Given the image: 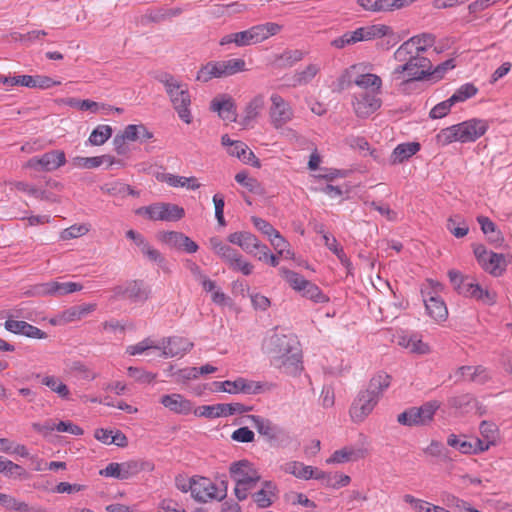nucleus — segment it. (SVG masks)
Returning <instances> with one entry per match:
<instances>
[{"instance_id": "2f4dec72", "label": "nucleus", "mask_w": 512, "mask_h": 512, "mask_svg": "<svg viewBox=\"0 0 512 512\" xmlns=\"http://www.w3.org/2000/svg\"><path fill=\"white\" fill-rule=\"evenodd\" d=\"M219 65L222 78L235 75L239 72L247 71L246 62L244 59L241 58L220 60Z\"/></svg>"}, {"instance_id": "dca6fc26", "label": "nucleus", "mask_w": 512, "mask_h": 512, "mask_svg": "<svg viewBox=\"0 0 512 512\" xmlns=\"http://www.w3.org/2000/svg\"><path fill=\"white\" fill-rule=\"evenodd\" d=\"M378 401L377 396L370 393L367 389L361 391L350 408L351 418L356 422L363 421L372 412Z\"/></svg>"}, {"instance_id": "b1692460", "label": "nucleus", "mask_w": 512, "mask_h": 512, "mask_svg": "<svg viewBox=\"0 0 512 512\" xmlns=\"http://www.w3.org/2000/svg\"><path fill=\"white\" fill-rule=\"evenodd\" d=\"M229 473L236 484H239V480H246L248 478L260 476L253 464L248 460L233 462L230 465Z\"/></svg>"}, {"instance_id": "2eb2a0df", "label": "nucleus", "mask_w": 512, "mask_h": 512, "mask_svg": "<svg viewBox=\"0 0 512 512\" xmlns=\"http://www.w3.org/2000/svg\"><path fill=\"white\" fill-rule=\"evenodd\" d=\"M374 91L362 90L354 94L353 108L358 117L366 118L377 111L382 104Z\"/></svg>"}, {"instance_id": "c9c22d12", "label": "nucleus", "mask_w": 512, "mask_h": 512, "mask_svg": "<svg viewBox=\"0 0 512 512\" xmlns=\"http://www.w3.org/2000/svg\"><path fill=\"white\" fill-rule=\"evenodd\" d=\"M157 179L166 182L172 187H184L187 182H192V185H187L188 189L196 190L200 187V183H198L195 177H182L166 173L162 174L160 177L158 176Z\"/></svg>"}, {"instance_id": "4d7b16f0", "label": "nucleus", "mask_w": 512, "mask_h": 512, "mask_svg": "<svg viewBox=\"0 0 512 512\" xmlns=\"http://www.w3.org/2000/svg\"><path fill=\"white\" fill-rule=\"evenodd\" d=\"M416 56L415 49H413L412 41H405L401 46L394 52V58L398 62L407 63L410 59Z\"/></svg>"}, {"instance_id": "338daca9", "label": "nucleus", "mask_w": 512, "mask_h": 512, "mask_svg": "<svg viewBox=\"0 0 512 512\" xmlns=\"http://www.w3.org/2000/svg\"><path fill=\"white\" fill-rule=\"evenodd\" d=\"M259 243L260 241L254 234L246 231L245 237H243L241 249L248 254L256 256V248L259 247Z\"/></svg>"}, {"instance_id": "c03bdc74", "label": "nucleus", "mask_w": 512, "mask_h": 512, "mask_svg": "<svg viewBox=\"0 0 512 512\" xmlns=\"http://www.w3.org/2000/svg\"><path fill=\"white\" fill-rule=\"evenodd\" d=\"M261 476L248 478L246 480H239V484L235 485L234 494L239 501L247 499L249 491L254 489L256 484L260 481Z\"/></svg>"}, {"instance_id": "4468645a", "label": "nucleus", "mask_w": 512, "mask_h": 512, "mask_svg": "<svg viewBox=\"0 0 512 512\" xmlns=\"http://www.w3.org/2000/svg\"><path fill=\"white\" fill-rule=\"evenodd\" d=\"M459 294L475 299L485 305H494L497 301L495 292L482 288L478 283L466 276V280L458 285Z\"/></svg>"}, {"instance_id": "0eeeda50", "label": "nucleus", "mask_w": 512, "mask_h": 512, "mask_svg": "<svg viewBox=\"0 0 512 512\" xmlns=\"http://www.w3.org/2000/svg\"><path fill=\"white\" fill-rule=\"evenodd\" d=\"M438 408L435 401L426 402L420 407H410L397 416V421L409 427L427 425L433 420Z\"/></svg>"}, {"instance_id": "bf43d9fd", "label": "nucleus", "mask_w": 512, "mask_h": 512, "mask_svg": "<svg viewBox=\"0 0 512 512\" xmlns=\"http://www.w3.org/2000/svg\"><path fill=\"white\" fill-rule=\"evenodd\" d=\"M323 239H324V242H325V245L327 246V248L338 257V259L341 261V263L348 265L349 260L346 256L343 248L338 244V241L336 240V238L330 237L329 235L324 234Z\"/></svg>"}, {"instance_id": "a18cd8bd", "label": "nucleus", "mask_w": 512, "mask_h": 512, "mask_svg": "<svg viewBox=\"0 0 512 512\" xmlns=\"http://www.w3.org/2000/svg\"><path fill=\"white\" fill-rule=\"evenodd\" d=\"M447 230L456 238H462L468 234L469 227L461 216L450 217L446 224Z\"/></svg>"}, {"instance_id": "7ed1b4c3", "label": "nucleus", "mask_w": 512, "mask_h": 512, "mask_svg": "<svg viewBox=\"0 0 512 512\" xmlns=\"http://www.w3.org/2000/svg\"><path fill=\"white\" fill-rule=\"evenodd\" d=\"M281 29L282 26L274 22L255 25L244 31L224 35L219 40V45L228 46L234 44L236 47L254 45L278 34Z\"/></svg>"}, {"instance_id": "4be33fe9", "label": "nucleus", "mask_w": 512, "mask_h": 512, "mask_svg": "<svg viewBox=\"0 0 512 512\" xmlns=\"http://www.w3.org/2000/svg\"><path fill=\"white\" fill-rule=\"evenodd\" d=\"M427 314L437 322L445 321L448 317V309L443 299L437 295L424 298Z\"/></svg>"}, {"instance_id": "f8f14e48", "label": "nucleus", "mask_w": 512, "mask_h": 512, "mask_svg": "<svg viewBox=\"0 0 512 512\" xmlns=\"http://www.w3.org/2000/svg\"><path fill=\"white\" fill-rule=\"evenodd\" d=\"M66 156L62 150L48 151L41 156H34L30 158L25 167L34 169L36 171L51 172L59 167L65 165Z\"/></svg>"}, {"instance_id": "f257e3e1", "label": "nucleus", "mask_w": 512, "mask_h": 512, "mask_svg": "<svg viewBox=\"0 0 512 512\" xmlns=\"http://www.w3.org/2000/svg\"><path fill=\"white\" fill-rule=\"evenodd\" d=\"M271 364L288 375L302 370V355L297 340L288 335L273 333L263 344Z\"/></svg>"}, {"instance_id": "69168bd1", "label": "nucleus", "mask_w": 512, "mask_h": 512, "mask_svg": "<svg viewBox=\"0 0 512 512\" xmlns=\"http://www.w3.org/2000/svg\"><path fill=\"white\" fill-rule=\"evenodd\" d=\"M128 375L140 383H151L156 378L155 374L136 367H129Z\"/></svg>"}, {"instance_id": "f3484780", "label": "nucleus", "mask_w": 512, "mask_h": 512, "mask_svg": "<svg viewBox=\"0 0 512 512\" xmlns=\"http://www.w3.org/2000/svg\"><path fill=\"white\" fill-rule=\"evenodd\" d=\"M216 390L230 394H258L262 391V385L258 382L248 381L244 378H237L234 381L226 380L223 382H215Z\"/></svg>"}, {"instance_id": "37998d69", "label": "nucleus", "mask_w": 512, "mask_h": 512, "mask_svg": "<svg viewBox=\"0 0 512 512\" xmlns=\"http://www.w3.org/2000/svg\"><path fill=\"white\" fill-rule=\"evenodd\" d=\"M407 41L413 42V49L416 55H421L427 48L432 47L435 43V36L430 33H422L408 39Z\"/></svg>"}, {"instance_id": "9b49d317", "label": "nucleus", "mask_w": 512, "mask_h": 512, "mask_svg": "<svg viewBox=\"0 0 512 512\" xmlns=\"http://www.w3.org/2000/svg\"><path fill=\"white\" fill-rule=\"evenodd\" d=\"M83 286L76 282L49 281L37 284L28 292L32 296H55L61 297L77 291H81Z\"/></svg>"}, {"instance_id": "423d86ee", "label": "nucleus", "mask_w": 512, "mask_h": 512, "mask_svg": "<svg viewBox=\"0 0 512 512\" xmlns=\"http://www.w3.org/2000/svg\"><path fill=\"white\" fill-rule=\"evenodd\" d=\"M135 214L143 216L150 221L170 222L182 219L185 216V211L177 204L157 202L137 208Z\"/></svg>"}, {"instance_id": "ddd939ff", "label": "nucleus", "mask_w": 512, "mask_h": 512, "mask_svg": "<svg viewBox=\"0 0 512 512\" xmlns=\"http://www.w3.org/2000/svg\"><path fill=\"white\" fill-rule=\"evenodd\" d=\"M270 100V122L275 129H280L293 119V109L279 94H272Z\"/></svg>"}, {"instance_id": "20e7f679", "label": "nucleus", "mask_w": 512, "mask_h": 512, "mask_svg": "<svg viewBox=\"0 0 512 512\" xmlns=\"http://www.w3.org/2000/svg\"><path fill=\"white\" fill-rule=\"evenodd\" d=\"M431 69L432 64L428 58L416 55L407 63L395 67L391 73V80L400 81L401 86H406L428 77Z\"/></svg>"}, {"instance_id": "774afa93", "label": "nucleus", "mask_w": 512, "mask_h": 512, "mask_svg": "<svg viewBox=\"0 0 512 512\" xmlns=\"http://www.w3.org/2000/svg\"><path fill=\"white\" fill-rule=\"evenodd\" d=\"M89 231L88 227L84 224L82 225H72L69 228H66L61 233V239L70 240L73 238H77L85 235Z\"/></svg>"}, {"instance_id": "3c124183", "label": "nucleus", "mask_w": 512, "mask_h": 512, "mask_svg": "<svg viewBox=\"0 0 512 512\" xmlns=\"http://www.w3.org/2000/svg\"><path fill=\"white\" fill-rule=\"evenodd\" d=\"M478 92V88L473 83H465L461 85L451 96V101L455 104L464 102L467 99L474 97Z\"/></svg>"}, {"instance_id": "393cba45", "label": "nucleus", "mask_w": 512, "mask_h": 512, "mask_svg": "<svg viewBox=\"0 0 512 512\" xmlns=\"http://www.w3.org/2000/svg\"><path fill=\"white\" fill-rule=\"evenodd\" d=\"M211 109L218 112L219 117L224 121H236V107L231 97H227L225 99L214 98L211 102Z\"/></svg>"}, {"instance_id": "09e8293b", "label": "nucleus", "mask_w": 512, "mask_h": 512, "mask_svg": "<svg viewBox=\"0 0 512 512\" xmlns=\"http://www.w3.org/2000/svg\"><path fill=\"white\" fill-rule=\"evenodd\" d=\"M0 505L7 510H13L17 512H29V505L25 502L18 501L11 495L0 492Z\"/></svg>"}, {"instance_id": "79ce46f5", "label": "nucleus", "mask_w": 512, "mask_h": 512, "mask_svg": "<svg viewBox=\"0 0 512 512\" xmlns=\"http://www.w3.org/2000/svg\"><path fill=\"white\" fill-rule=\"evenodd\" d=\"M301 295L315 303H326L329 298L323 294L321 289L311 281H308L304 287H302Z\"/></svg>"}, {"instance_id": "f704fd0d", "label": "nucleus", "mask_w": 512, "mask_h": 512, "mask_svg": "<svg viewBox=\"0 0 512 512\" xmlns=\"http://www.w3.org/2000/svg\"><path fill=\"white\" fill-rule=\"evenodd\" d=\"M305 56V52L302 50H291L287 49L283 53L276 55L275 63L280 68L292 67L295 63L301 61Z\"/></svg>"}, {"instance_id": "7c9ffc66", "label": "nucleus", "mask_w": 512, "mask_h": 512, "mask_svg": "<svg viewBox=\"0 0 512 512\" xmlns=\"http://www.w3.org/2000/svg\"><path fill=\"white\" fill-rule=\"evenodd\" d=\"M36 378H40L41 383L47 386L51 391L57 393L60 398L65 400L70 399V390L68 386L64 384L59 378L55 376L42 377L40 374H37Z\"/></svg>"}, {"instance_id": "6e6d98bb", "label": "nucleus", "mask_w": 512, "mask_h": 512, "mask_svg": "<svg viewBox=\"0 0 512 512\" xmlns=\"http://www.w3.org/2000/svg\"><path fill=\"white\" fill-rule=\"evenodd\" d=\"M193 413L198 417H205L209 419L223 417L222 405H203L193 410Z\"/></svg>"}, {"instance_id": "5fc2aeb1", "label": "nucleus", "mask_w": 512, "mask_h": 512, "mask_svg": "<svg viewBox=\"0 0 512 512\" xmlns=\"http://www.w3.org/2000/svg\"><path fill=\"white\" fill-rule=\"evenodd\" d=\"M423 452L432 457H437L442 461H450L449 451L445 448V446L436 440H432L430 445L426 447Z\"/></svg>"}, {"instance_id": "c85d7f7f", "label": "nucleus", "mask_w": 512, "mask_h": 512, "mask_svg": "<svg viewBox=\"0 0 512 512\" xmlns=\"http://www.w3.org/2000/svg\"><path fill=\"white\" fill-rule=\"evenodd\" d=\"M482 232L487 236L489 243L494 246H500L503 242L502 233L497 229V226L486 216H479L477 218Z\"/></svg>"}, {"instance_id": "aec40b11", "label": "nucleus", "mask_w": 512, "mask_h": 512, "mask_svg": "<svg viewBox=\"0 0 512 512\" xmlns=\"http://www.w3.org/2000/svg\"><path fill=\"white\" fill-rule=\"evenodd\" d=\"M247 418L252 421L257 432L270 442L277 440L282 434L281 428L270 419L258 415H248Z\"/></svg>"}, {"instance_id": "412c9836", "label": "nucleus", "mask_w": 512, "mask_h": 512, "mask_svg": "<svg viewBox=\"0 0 512 512\" xmlns=\"http://www.w3.org/2000/svg\"><path fill=\"white\" fill-rule=\"evenodd\" d=\"M160 403L176 414L187 415L193 411V404L181 394L163 395Z\"/></svg>"}, {"instance_id": "4c0bfd02", "label": "nucleus", "mask_w": 512, "mask_h": 512, "mask_svg": "<svg viewBox=\"0 0 512 512\" xmlns=\"http://www.w3.org/2000/svg\"><path fill=\"white\" fill-rule=\"evenodd\" d=\"M279 272L282 278L290 285V287L299 293L302 291V287H304L309 281L299 273L285 267H281Z\"/></svg>"}, {"instance_id": "680f3d73", "label": "nucleus", "mask_w": 512, "mask_h": 512, "mask_svg": "<svg viewBox=\"0 0 512 512\" xmlns=\"http://www.w3.org/2000/svg\"><path fill=\"white\" fill-rule=\"evenodd\" d=\"M453 105H455V103L453 101H451V97H450L447 100L442 101V102L438 103L437 105H435L431 109V111L429 113V116L432 119L443 118V117H445L450 112L451 107Z\"/></svg>"}, {"instance_id": "e2e57ef3", "label": "nucleus", "mask_w": 512, "mask_h": 512, "mask_svg": "<svg viewBox=\"0 0 512 512\" xmlns=\"http://www.w3.org/2000/svg\"><path fill=\"white\" fill-rule=\"evenodd\" d=\"M221 405L223 417H228L234 414H242L253 409L252 406H246L242 403H221Z\"/></svg>"}, {"instance_id": "a19ab883", "label": "nucleus", "mask_w": 512, "mask_h": 512, "mask_svg": "<svg viewBox=\"0 0 512 512\" xmlns=\"http://www.w3.org/2000/svg\"><path fill=\"white\" fill-rule=\"evenodd\" d=\"M506 268V261L503 254L491 252L484 270L493 276H500Z\"/></svg>"}, {"instance_id": "9d476101", "label": "nucleus", "mask_w": 512, "mask_h": 512, "mask_svg": "<svg viewBox=\"0 0 512 512\" xmlns=\"http://www.w3.org/2000/svg\"><path fill=\"white\" fill-rule=\"evenodd\" d=\"M115 298L127 299L132 303H143L149 299L151 288L143 280H129L113 288Z\"/></svg>"}, {"instance_id": "13d9d810", "label": "nucleus", "mask_w": 512, "mask_h": 512, "mask_svg": "<svg viewBox=\"0 0 512 512\" xmlns=\"http://www.w3.org/2000/svg\"><path fill=\"white\" fill-rule=\"evenodd\" d=\"M33 76L31 75H21V76H6L3 74H0V84L7 85V86H15V85H21L25 87H32L34 83Z\"/></svg>"}, {"instance_id": "6ab92c4d", "label": "nucleus", "mask_w": 512, "mask_h": 512, "mask_svg": "<svg viewBox=\"0 0 512 512\" xmlns=\"http://www.w3.org/2000/svg\"><path fill=\"white\" fill-rule=\"evenodd\" d=\"M194 344L185 337L173 336L163 338L161 345L162 355L166 358L182 356L193 348Z\"/></svg>"}, {"instance_id": "de8ad7c7", "label": "nucleus", "mask_w": 512, "mask_h": 512, "mask_svg": "<svg viewBox=\"0 0 512 512\" xmlns=\"http://www.w3.org/2000/svg\"><path fill=\"white\" fill-rule=\"evenodd\" d=\"M112 132L111 126L99 125L91 132L89 142L94 146H100L112 136Z\"/></svg>"}, {"instance_id": "49530a36", "label": "nucleus", "mask_w": 512, "mask_h": 512, "mask_svg": "<svg viewBox=\"0 0 512 512\" xmlns=\"http://www.w3.org/2000/svg\"><path fill=\"white\" fill-rule=\"evenodd\" d=\"M399 344L403 345L413 353L427 354L430 352L429 345L424 343L421 339H418L416 336L402 337Z\"/></svg>"}, {"instance_id": "0e129e2a", "label": "nucleus", "mask_w": 512, "mask_h": 512, "mask_svg": "<svg viewBox=\"0 0 512 512\" xmlns=\"http://www.w3.org/2000/svg\"><path fill=\"white\" fill-rule=\"evenodd\" d=\"M140 249L143 255L146 256L150 261L157 263L159 266H162L165 263L164 256L157 249L153 248L148 242L143 244Z\"/></svg>"}, {"instance_id": "052dcab7", "label": "nucleus", "mask_w": 512, "mask_h": 512, "mask_svg": "<svg viewBox=\"0 0 512 512\" xmlns=\"http://www.w3.org/2000/svg\"><path fill=\"white\" fill-rule=\"evenodd\" d=\"M1 473L4 476L10 477V478H25L26 477V470L22 466L14 463L8 459H5Z\"/></svg>"}, {"instance_id": "6e6552de", "label": "nucleus", "mask_w": 512, "mask_h": 512, "mask_svg": "<svg viewBox=\"0 0 512 512\" xmlns=\"http://www.w3.org/2000/svg\"><path fill=\"white\" fill-rule=\"evenodd\" d=\"M192 484L191 496L198 502L221 501L226 497V486L219 488L207 477L193 476Z\"/></svg>"}, {"instance_id": "72a5a7b5", "label": "nucleus", "mask_w": 512, "mask_h": 512, "mask_svg": "<svg viewBox=\"0 0 512 512\" xmlns=\"http://www.w3.org/2000/svg\"><path fill=\"white\" fill-rule=\"evenodd\" d=\"M281 469L288 474H292L293 476L309 480L312 476V466H308L298 461H290L281 466Z\"/></svg>"}, {"instance_id": "cd10ccee", "label": "nucleus", "mask_w": 512, "mask_h": 512, "mask_svg": "<svg viewBox=\"0 0 512 512\" xmlns=\"http://www.w3.org/2000/svg\"><path fill=\"white\" fill-rule=\"evenodd\" d=\"M364 457V451L361 449H354L352 447H344L336 450L327 460L326 463H347L350 461H357Z\"/></svg>"}, {"instance_id": "8fccbe9b", "label": "nucleus", "mask_w": 512, "mask_h": 512, "mask_svg": "<svg viewBox=\"0 0 512 512\" xmlns=\"http://www.w3.org/2000/svg\"><path fill=\"white\" fill-rule=\"evenodd\" d=\"M362 28L364 30L365 41L381 38L393 33L391 27L383 24L369 25Z\"/></svg>"}, {"instance_id": "a211bd4d", "label": "nucleus", "mask_w": 512, "mask_h": 512, "mask_svg": "<svg viewBox=\"0 0 512 512\" xmlns=\"http://www.w3.org/2000/svg\"><path fill=\"white\" fill-rule=\"evenodd\" d=\"M158 238L169 247L182 250L189 254L197 252L199 248L196 242L185 234L177 231L161 232Z\"/></svg>"}, {"instance_id": "603ef678", "label": "nucleus", "mask_w": 512, "mask_h": 512, "mask_svg": "<svg viewBox=\"0 0 512 512\" xmlns=\"http://www.w3.org/2000/svg\"><path fill=\"white\" fill-rule=\"evenodd\" d=\"M165 20V7L149 8L140 18V22L143 25H146L148 23H160Z\"/></svg>"}, {"instance_id": "e433bc0d", "label": "nucleus", "mask_w": 512, "mask_h": 512, "mask_svg": "<svg viewBox=\"0 0 512 512\" xmlns=\"http://www.w3.org/2000/svg\"><path fill=\"white\" fill-rule=\"evenodd\" d=\"M354 83L363 90H367L368 88L371 87V91H374L375 93L379 94L382 85V80L376 74L367 73L358 75L355 78Z\"/></svg>"}, {"instance_id": "58836bf2", "label": "nucleus", "mask_w": 512, "mask_h": 512, "mask_svg": "<svg viewBox=\"0 0 512 512\" xmlns=\"http://www.w3.org/2000/svg\"><path fill=\"white\" fill-rule=\"evenodd\" d=\"M320 68L316 64H309L304 70L296 72L293 76L292 87L308 84L319 72Z\"/></svg>"}, {"instance_id": "a878e982", "label": "nucleus", "mask_w": 512, "mask_h": 512, "mask_svg": "<svg viewBox=\"0 0 512 512\" xmlns=\"http://www.w3.org/2000/svg\"><path fill=\"white\" fill-rule=\"evenodd\" d=\"M420 147L421 146L418 142H409L397 145L390 156V163L392 165L403 163L405 160H408L410 157L415 155L420 150Z\"/></svg>"}, {"instance_id": "c756f323", "label": "nucleus", "mask_w": 512, "mask_h": 512, "mask_svg": "<svg viewBox=\"0 0 512 512\" xmlns=\"http://www.w3.org/2000/svg\"><path fill=\"white\" fill-rule=\"evenodd\" d=\"M104 162H108V164L111 166L116 161L113 157L108 155H102V156H96V157H74L72 159L73 166L77 168H85V169H91L96 168L102 165Z\"/></svg>"}, {"instance_id": "473e14b6", "label": "nucleus", "mask_w": 512, "mask_h": 512, "mask_svg": "<svg viewBox=\"0 0 512 512\" xmlns=\"http://www.w3.org/2000/svg\"><path fill=\"white\" fill-rule=\"evenodd\" d=\"M391 376L385 372H379L369 381L367 390L375 394L378 399L382 396L383 392L390 386Z\"/></svg>"}, {"instance_id": "864d4df0", "label": "nucleus", "mask_w": 512, "mask_h": 512, "mask_svg": "<svg viewBox=\"0 0 512 512\" xmlns=\"http://www.w3.org/2000/svg\"><path fill=\"white\" fill-rule=\"evenodd\" d=\"M447 444L463 454H472L475 445L471 441H467L465 437L459 438L455 434H450L447 438Z\"/></svg>"}, {"instance_id": "5701e85b", "label": "nucleus", "mask_w": 512, "mask_h": 512, "mask_svg": "<svg viewBox=\"0 0 512 512\" xmlns=\"http://www.w3.org/2000/svg\"><path fill=\"white\" fill-rule=\"evenodd\" d=\"M64 103L72 108H76L81 111H90L91 113H103L108 114L112 110V106L105 103H98L89 99H78V98H67Z\"/></svg>"}, {"instance_id": "ea45409f", "label": "nucleus", "mask_w": 512, "mask_h": 512, "mask_svg": "<svg viewBox=\"0 0 512 512\" xmlns=\"http://www.w3.org/2000/svg\"><path fill=\"white\" fill-rule=\"evenodd\" d=\"M264 105V96L261 94L256 95L245 108L244 123L248 124L254 120L259 115L260 111L264 108Z\"/></svg>"}, {"instance_id": "1a4fd4ad", "label": "nucleus", "mask_w": 512, "mask_h": 512, "mask_svg": "<svg viewBox=\"0 0 512 512\" xmlns=\"http://www.w3.org/2000/svg\"><path fill=\"white\" fill-rule=\"evenodd\" d=\"M153 464L130 460L122 463H109L104 469L100 470V475L104 477H113L119 480H127L143 470H153Z\"/></svg>"}, {"instance_id": "39448f33", "label": "nucleus", "mask_w": 512, "mask_h": 512, "mask_svg": "<svg viewBox=\"0 0 512 512\" xmlns=\"http://www.w3.org/2000/svg\"><path fill=\"white\" fill-rule=\"evenodd\" d=\"M160 82L164 84L166 92L180 119L190 124L192 116L189 110L191 100L188 89L170 74L163 75L160 78Z\"/></svg>"}, {"instance_id": "f03ea898", "label": "nucleus", "mask_w": 512, "mask_h": 512, "mask_svg": "<svg viewBox=\"0 0 512 512\" xmlns=\"http://www.w3.org/2000/svg\"><path fill=\"white\" fill-rule=\"evenodd\" d=\"M488 129V123L485 120L472 118L462 123L452 125L442 129L436 135L437 144L441 146L449 145L453 142H474L483 136Z\"/></svg>"}, {"instance_id": "bb28decb", "label": "nucleus", "mask_w": 512, "mask_h": 512, "mask_svg": "<svg viewBox=\"0 0 512 512\" xmlns=\"http://www.w3.org/2000/svg\"><path fill=\"white\" fill-rule=\"evenodd\" d=\"M448 405L461 413H469L474 408H477L478 401L470 393H463L452 396L448 399Z\"/></svg>"}]
</instances>
